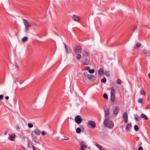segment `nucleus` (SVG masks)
<instances>
[{"mask_svg":"<svg viewBox=\"0 0 150 150\" xmlns=\"http://www.w3.org/2000/svg\"><path fill=\"white\" fill-rule=\"evenodd\" d=\"M28 126L29 128H31L33 127V125L31 123H28Z\"/></svg>","mask_w":150,"mask_h":150,"instance_id":"c9c22d12","label":"nucleus"},{"mask_svg":"<svg viewBox=\"0 0 150 150\" xmlns=\"http://www.w3.org/2000/svg\"><path fill=\"white\" fill-rule=\"evenodd\" d=\"M141 43L138 42L136 44V47L137 48H139L141 46Z\"/></svg>","mask_w":150,"mask_h":150,"instance_id":"4c0bfd02","label":"nucleus"},{"mask_svg":"<svg viewBox=\"0 0 150 150\" xmlns=\"http://www.w3.org/2000/svg\"><path fill=\"white\" fill-rule=\"evenodd\" d=\"M15 137V135L14 134H12L10 136L9 139L11 141H14Z\"/></svg>","mask_w":150,"mask_h":150,"instance_id":"aec40b11","label":"nucleus"},{"mask_svg":"<svg viewBox=\"0 0 150 150\" xmlns=\"http://www.w3.org/2000/svg\"><path fill=\"white\" fill-rule=\"evenodd\" d=\"M137 102L140 103H142V99L141 98H139L137 101Z\"/></svg>","mask_w":150,"mask_h":150,"instance_id":"72a5a7b5","label":"nucleus"},{"mask_svg":"<svg viewBox=\"0 0 150 150\" xmlns=\"http://www.w3.org/2000/svg\"><path fill=\"white\" fill-rule=\"evenodd\" d=\"M88 69H90V67H88Z\"/></svg>","mask_w":150,"mask_h":150,"instance_id":"3c124183","label":"nucleus"},{"mask_svg":"<svg viewBox=\"0 0 150 150\" xmlns=\"http://www.w3.org/2000/svg\"><path fill=\"white\" fill-rule=\"evenodd\" d=\"M74 51L75 54L81 53L82 52V49L80 45H77L75 47Z\"/></svg>","mask_w":150,"mask_h":150,"instance_id":"7ed1b4c3","label":"nucleus"},{"mask_svg":"<svg viewBox=\"0 0 150 150\" xmlns=\"http://www.w3.org/2000/svg\"><path fill=\"white\" fill-rule=\"evenodd\" d=\"M75 122L78 124H80L82 122V119L81 117L79 115H77L75 118Z\"/></svg>","mask_w":150,"mask_h":150,"instance_id":"20e7f679","label":"nucleus"},{"mask_svg":"<svg viewBox=\"0 0 150 150\" xmlns=\"http://www.w3.org/2000/svg\"><path fill=\"white\" fill-rule=\"evenodd\" d=\"M120 110V109L118 107L115 106L114 107L113 114L114 115H117L118 114Z\"/></svg>","mask_w":150,"mask_h":150,"instance_id":"9d476101","label":"nucleus"},{"mask_svg":"<svg viewBox=\"0 0 150 150\" xmlns=\"http://www.w3.org/2000/svg\"><path fill=\"white\" fill-rule=\"evenodd\" d=\"M34 133L36 135H39L40 134L41 132L40 130L38 128H37L34 130Z\"/></svg>","mask_w":150,"mask_h":150,"instance_id":"ddd939ff","label":"nucleus"},{"mask_svg":"<svg viewBox=\"0 0 150 150\" xmlns=\"http://www.w3.org/2000/svg\"><path fill=\"white\" fill-rule=\"evenodd\" d=\"M148 76H149V78L150 79V73L149 74Z\"/></svg>","mask_w":150,"mask_h":150,"instance_id":"de8ad7c7","label":"nucleus"},{"mask_svg":"<svg viewBox=\"0 0 150 150\" xmlns=\"http://www.w3.org/2000/svg\"><path fill=\"white\" fill-rule=\"evenodd\" d=\"M132 128V125L131 123L127 124L126 126V130L130 131Z\"/></svg>","mask_w":150,"mask_h":150,"instance_id":"4468645a","label":"nucleus"},{"mask_svg":"<svg viewBox=\"0 0 150 150\" xmlns=\"http://www.w3.org/2000/svg\"><path fill=\"white\" fill-rule=\"evenodd\" d=\"M111 95V101L113 102H114L115 100V95Z\"/></svg>","mask_w":150,"mask_h":150,"instance_id":"412c9836","label":"nucleus"},{"mask_svg":"<svg viewBox=\"0 0 150 150\" xmlns=\"http://www.w3.org/2000/svg\"><path fill=\"white\" fill-rule=\"evenodd\" d=\"M134 129L136 131H138L139 130L138 127L136 125H135L134 126Z\"/></svg>","mask_w":150,"mask_h":150,"instance_id":"c756f323","label":"nucleus"},{"mask_svg":"<svg viewBox=\"0 0 150 150\" xmlns=\"http://www.w3.org/2000/svg\"><path fill=\"white\" fill-rule=\"evenodd\" d=\"M16 67H17V64H16Z\"/></svg>","mask_w":150,"mask_h":150,"instance_id":"8fccbe9b","label":"nucleus"},{"mask_svg":"<svg viewBox=\"0 0 150 150\" xmlns=\"http://www.w3.org/2000/svg\"><path fill=\"white\" fill-rule=\"evenodd\" d=\"M88 78L90 81H93L96 79V77L90 74L88 75Z\"/></svg>","mask_w":150,"mask_h":150,"instance_id":"1a4fd4ad","label":"nucleus"},{"mask_svg":"<svg viewBox=\"0 0 150 150\" xmlns=\"http://www.w3.org/2000/svg\"><path fill=\"white\" fill-rule=\"evenodd\" d=\"M82 54L83 56L87 57L88 56L89 54L88 52L86 51H84L83 52Z\"/></svg>","mask_w":150,"mask_h":150,"instance_id":"6ab92c4d","label":"nucleus"},{"mask_svg":"<svg viewBox=\"0 0 150 150\" xmlns=\"http://www.w3.org/2000/svg\"><path fill=\"white\" fill-rule=\"evenodd\" d=\"M72 18L73 19L78 22L79 21V18L77 16L74 15L72 16Z\"/></svg>","mask_w":150,"mask_h":150,"instance_id":"9b49d317","label":"nucleus"},{"mask_svg":"<svg viewBox=\"0 0 150 150\" xmlns=\"http://www.w3.org/2000/svg\"><path fill=\"white\" fill-rule=\"evenodd\" d=\"M104 74L105 76L107 77H108L110 76V74L108 71H105Z\"/></svg>","mask_w":150,"mask_h":150,"instance_id":"cd10ccee","label":"nucleus"},{"mask_svg":"<svg viewBox=\"0 0 150 150\" xmlns=\"http://www.w3.org/2000/svg\"><path fill=\"white\" fill-rule=\"evenodd\" d=\"M99 149L100 150H106L105 149H103L102 146V148H100Z\"/></svg>","mask_w":150,"mask_h":150,"instance_id":"a18cd8bd","label":"nucleus"},{"mask_svg":"<svg viewBox=\"0 0 150 150\" xmlns=\"http://www.w3.org/2000/svg\"><path fill=\"white\" fill-rule=\"evenodd\" d=\"M116 82L117 84L120 85L122 83V81L120 79H117L116 81Z\"/></svg>","mask_w":150,"mask_h":150,"instance_id":"a878e982","label":"nucleus"},{"mask_svg":"<svg viewBox=\"0 0 150 150\" xmlns=\"http://www.w3.org/2000/svg\"><path fill=\"white\" fill-rule=\"evenodd\" d=\"M136 27L135 25H133L131 28V29L133 30Z\"/></svg>","mask_w":150,"mask_h":150,"instance_id":"a19ab883","label":"nucleus"},{"mask_svg":"<svg viewBox=\"0 0 150 150\" xmlns=\"http://www.w3.org/2000/svg\"><path fill=\"white\" fill-rule=\"evenodd\" d=\"M142 52H143L144 54H146L149 53L148 51L146 49L142 50Z\"/></svg>","mask_w":150,"mask_h":150,"instance_id":"2f4dec72","label":"nucleus"},{"mask_svg":"<svg viewBox=\"0 0 150 150\" xmlns=\"http://www.w3.org/2000/svg\"><path fill=\"white\" fill-rule=\"evenodd\" d=\"M28 38L26 37H25L22 38V41L23 42H25L27 41Z\"/></svg>","mask_w":150,"mask_h":150,"instance_id":"4be33fe9","label":"nucleus"},{"mask_svg":"<svg viewBox=\"0 0 150 150\" xmlns=\"http://www.w3.org/2000/svg\"><path fill=\"white\" fill-rule=\"evenodd\" d=\"M83 74L85 78L87 77L88 78V74L87 72H84L83 73Z\"/></svg>","mask_w":150,"mask_h":150,"instance_id":"7c9ffc66","label":"nucleus"},{"mask_svg":"<svg viewBox=\"0 0 150 150\" xmlns=\"http://www.w3.org/2000/svg\"><path fill=\"white\" fill-rule=\"evenodd\" d=\"M68 139H65L66 140H67Z\"/></svg>","mask_w":150,"mask_h":150,"instance_id":"603ef678","label":"nucleus"},{"mask_svg":"<svg viewBox=\"0 0 150 150\" xmlns=\"http://www.w3.org/2000/svg\"><path fill=\"white\" fill-rule=\"evenodd\" d=\"M104 124L106 127L110 129H112L114 126L113 123L109 120V119L105 118Z\"/></svg>","mask_w":150,"mask_h":150,"instance_id":"f257e3e1","label":"nucleus"},{"mask_svg":"<svg viewBox=\"0 0 150 150\" xmlns=\"http://www.w3.org/2000/svg\"><path fill=\"white\" fill-rule=\"evenodd\" d=\"M140 94L142 95H145L146 93L144 91L143 89H142L140 90Z\"/></svg>","mask_w":150,"mask_h":150,"instance_id":"b1692460","label":"nucleus"},{"mask_svg":"<svg viewBox=\"0 0 150 150\" xmlns=\"http://www.w3.org/2000/svg\"><path fill=\"white\" fill-rule=\"evenodd\" d=\"M23 21L24 22V24L25 27V32L27 33L28 32V30H29V27H30V25L29 24V22L27 20L23 19Z\"/></svg>","mask_w":150,"mask_h":150,"instance_id":"f03ea898","label":"nucleus"},{"mask_svg":"<svg viewBox=\"0 0 150 150\" xmlns=\"http://www.w3.org/2000/svg\"><path fill=\"white\" fill-rule=\"evenodd\" d=\"M104 72L103 69L102 68H100L98 71V74L99 75H103V74Z\"/></svg>","mask_w":150,"mask_h":150,"instance_id":"2eb2a0df","label":"nucleus"},{"mask_svg":"<svg viewBox=\"0 0 150 150\" xmlns=\"http://www.w3.org/2000/svg\"><path fill=\"white\" fill-rule=\"evenodd\" d=\"M7 133V132H6L5 133V135H6Z\"/></svg>","mask_w":150,"mask_h":150,"instance_id":"09e8293b","label":"nucleus"},{"mask_svg":"<svg viewBox=\"0 0 150 150\" xmlns=\"http://www.w3.org/2000/svg\"><path fill=\"white\" fill-rule=\"evenodd\" d=\"M104 112L105 113V118L109 119V109L107 108L105 109Z\"/></svg>","mask_w":150,"mask_h":150,"instance_id":"6e6552de","label":"nucleus"},{"mask_svg":"<svg viewBox=\"0 0 150 150\" xmlns=\"http://www.w3.org/2000/svg\"><path fill=\"white\" fill-rule=\"evenodd\" d=\"M95 144L97 147H98L99 148V149H100V148H102V146H100V145L97 143H96Z\"/></svg>","mask_w":150,"mask_h":150,"instance_id":"e433bc0d","label":"nucleus"},{"mask_svg":"<svg viewBox=\"0 0 150 150\" xmlns=\"http://www.w3.org/2000/svg\"><path fill=\"white\" fill-rule=\"evenodd\" d=\"M88 124L90 125L91 128H94L96 127V125L95 122L92 120H89L88 122Z\"/></svg>","mask_w":150,"mask_h":150,"instance_id":"0eeeda50","label":"nucleus"},{"mask_svg":"<svg viewBox=\"0 0 150 150\" xmlns=\"http://www.w3.org/2000/svg\"><path fill=\"white\" fill-rule=\"evenodd\" d=\"M80 145L81 146L80 149L81 150H85L84 148H86L87 147L86 143L84 141L81 142Z\"/></svg>","mask_w":150,"mask_h":150,"instance_id":"39448f33","label":"nucleus"},{"mask_svg":"<svg viewBox=\"0 0 150 150\" xmlns=\"http://www.w3.org/2000/svg\"><path fill=\"white\" fill-rule=\"evenodd\" d=\"M81 129L80 128H77L76 129V132L77 133L79 134L80 133Z\"/></svg>","mask_w":150,"mask_h":150,"instance_id":"5701e85b","label":"nucleus"},{"mask_svg":"<svg viewBox=\"0 0 150 150\" xmlns=\"http://www.w3.org/2000/svg\"><path fill=\"white\" fill-rule=\"evenodd\" d=\"M4 98V96L3 95H0V100H2Z\"/></svg>","mask_w":150,"mask_h":150,"instance_id":"58836bf2","label":"nucleus"},{"mask_svg":"<svg viewBox=\"0 0 150 150\" xmlns=\"http://www.w3.org/2000/svg\"><path fill=\"white\" fill-rule=\"evenodd\" d=\"M90 62L89 60L87 59H84L83 61V63L85 65H88Z\"/></svg>","mask_w":150,"mask_h":150,"instance_id":"f8f14e48","label":"nucleus"},{"mask_svg":"<svg viewBox=\"0 0 150 150\" xmlns=\"http://www.w3.org/2000/svg\"><path fill=\"white\" fill-rule=\"evenodd\" d=\"M33 140L35 143H37V137L35 136L33 134H31Z\"/></svg>","mask_w":150,"mask_h":150,"instance_id":"dca6fc26","label":"nucleus"},{"mask_svg":"<svg viewBox=\"0 0 150 150\" xmlns=\"http://www.w3.org/2000/svg\"><path fill=\"white\" fill-rule=\"evenodd\" d=\"M32 146L33 149V150H36L35 149L34 146L33 145H32Z\"/></svg>","mask_w":150,"mask_h":150,"instance_id":"c03bdc74","label":"nucleus"},{"mask_svg":"<svg viewBox=\"0 0 150 150\" xmlns=\"http://www.w3.org/2000/svg\"><path fill=\"white\" fill-rule=\"evenodd\" d=\"M122 117L123 119L124 122L125 123H127L128 121V115L126 112H125L123 113Z\"/></svg>","mask_w":150,"mask_h":150,"instance_id":"423d86ee","label":"nucleus"},{"mask_svg":"<svg viewBox=\"0 0 150 150\" xmlns=\"http://www.w3.org/2000/svg\"><path fill=\"white\" fill-rule=\"evenodd\" d=\"M41 134L42 135H44L45 134V132L44 131H42V132Z\"/></svg>","mask_w":150,"mask_h":150,"instance_id":"79ce46f5","label":"nucleus"},{"mask_svg":"<svg viewBox=\"0 0 150 150\" xmlns=\"http://www.w3.org/2000/svg\"><path fill=\"white\" fill-rule=\"evenodd\" d=\"M138 150H143V148L142 146H140L138 148Z\"/></svg>","mask_w":150,"mask_h":150,"instance_id":"ea45409f","label":"nucleus"},{"mask_svg":"<svg viewBox=\"0 0 150 150\" xmlns=\"http://www.w3.org/2000/svg\"><path fill=\"white\" fill-rule=\"evenodd\" d=\"M135 119L136 120H138V118H137V117H135Z\"/></svg>","mask_w":150,"mask_h":150,"instance_id":"49530a36","label":"nucleus"},{"mask_svg":"<svg viewBox=\"0 0 150 150\" xmlns=\"http://www.w3.org/2000/svg\"><path fill=\"white\" fill-rule=\"evenodd\" d=\"M115 91L114 90V88L112 87L111 88V91L110 92V95H115Z\"/></svg>","mask_w":150,"mask_h":150,"instance_id":"f3484780","label":"nucleus"},{"mask_svg":"<svg viewBox=\"0 0 150 150\" xmlns=\"http://www.w3.org/2000/svg\"><path fill=\"white\" fill-rule=\"evenodd\" d=\"M9 97L8 96H6L5 97V98L6 100H8L9 99Z\"/></svg>","mask_w":150,"mask_h":150,"instance_id":"37998d69","label":"nucleus"},{"mask_svg":"<svg viewBox=\"0 0 150 150\" xmlns=\"http://www.w3.org/2000/svg\"><path fill=\"white\" fill-rule=\"evenodd\" d=\"M95 70L94 69H91L89 70V72L90 73L92 74L94 72Z\"/></svg>","mask_w":150,"mask_h":150,"instance_id":"f704fd0d","label":"nucleus"},{"mask_svg":"<svg viewBox=\"0 0 150 150\" xmlns=\"http://www.w3.org/2000/svg\"><path fill=\"white\" fill-rule=\"evenodd\" d=\"M141 117L142 118H144L146 120H147L148 119L147 116L144 114H141Z\"/></svg>","mask_w":150,"mask_h":150,"instance_id":"a211bd4d","label":"nucleus"},{"mask_svg":"<svg viewBox=\"0 0 150 150\" xmlns=\"http://www.w3.org/2000/svg\"><path fill=\"white\" fill-rule=\"evenodd\" d=\"M64 45L65 47V50H66V52H67V53H68L69 52H68V47L67 45L66 44H65L64 43Z\"/></svg>","mask_w":150,"mask_h":150,"instance_id":"bb28decb","label":"nucleus"},{"mask_svg":"<svg viewBox=\"0 0 150 150\" xmlns=\"http://www.w3.org/2000/svg\"><path fill=\"white\" fill-rule=\"evenodd\" d=\"M81 57V55L80 54H78L76 56V59L78 60L80 59Z\"/></svg>","mask_w":150,"mask_h":150,"instance_id":"393cba45","label":"nucleus"},{"mask_svg":"<svg viewBox=\"0 0 150 150\" xmlns=\"http://www.w3.org/2000/svg\"><path fill=\"white\" fill-rule=\"evenodd\" d=\"M103 97L105 99H108V96L106 93H105L103 94Z\"/></svg>","mask_w":150,"mask_h":150,"instance_id":"473e14b6","label":"nucleus"},{"mask_svg":"<svg viewBox=\"0 0 150 150\" xmlns=\"http://www.w3.org/2000/svg\"><path fill=\"white\" fill-rule=\"evenodd\" d=\"M106 79L105 77L103 78V79L101 80V83H105L106 82Z\"/></svg>","mask_w":150,"mask_h":150,"instance_id":"c85d7f7f","label":"nucleus"}]
</instances>
